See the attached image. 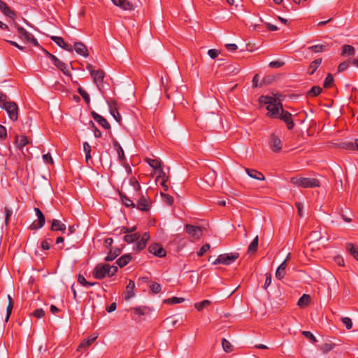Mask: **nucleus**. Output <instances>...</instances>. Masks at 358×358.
I'll list each match as a JSON object with an SVG mask.
<instances>
[{"mask_svg":"<svg viewBox=\"0 0 358 358\" xmlns=\"http://www.w3.org/2000/svg\"><path fill=\"white\" fill-rule=\"evenodd\" d=\"M259 101L262 105H266L268 117L278 118L281 112V107H282L280 102H278L275 98L268 96H261L259 98Z\"/></svg>","mask_w":358,"mask_h":358,"instance_id":"1","label":"nucleus"},{"mask_svg":"<svg viewBox=\"0 0 358 358\" xmlns=\"http://www.w3.org/2000/svg\"><path fill=\"white\" fill-rule=\"evenodd\" d=\"M290 182L292 184L303 188H314L320 186V180L314 178L292 177Z\"/></svg>","mask_w":358,"mask_h":358,"instance_id":"2","label":"nucleus"},{"mask_svg":"<svg viewBox=\"0 0 358 358\" xmlns=\"http://www.w3.org/2000/svg\"><path fill=\"white\" fill-rule=\"evenodd\" d=\"M1 107L6 110L10 119L16 121L18 118V106L14 101H4Z\"/></svg>","mask_w":358,"mask_h":358,"instance_id":"3","label":"nucleus"},{"mask_svg":"<svg viewBox=\"0 0 358 358\" xmlns=\"http://www.w3.org/2000/svg\"><path fill=\"white\" fill-rule=\"evenodd\" d=\"M238 257L239 254L238 252L220 255L217 257L215 262H213V264L215 265L219 264L229 265L235 262L238 258Z\"/></svg>","mask_w":358,"mask_h":358,"instance_id":"4","label":"nucleus"},{"mask_svg":"<svg viewBox=\"0 0 358 358\" xmlns=\"http://www.w3.org/2000/svg\"><path fill=\"white\" fill-rule=\"evenodd\" d=\"M91 76L99 90L103 93V79L105 76L103 71L101 69L96 70L95 72H92Z\"/></svg>","mask_w":358,"mask_h":358,"instance_id":"5","label":"nucleus"},{"mask_svg":"<svg viewBox=\"0 0 358 358\" xmlns=\"http://www.w3.org/2000/svg\"><path fill=\"white\" fill-rule=\"evenodd\" d=\"M278 119H280V120L283 121L289 130H291L294 127V122L292 118V115L284 110L283 107H281V112L280 115L278 117Z\"/></svg>","mask_w":358,"mask_h":358,"instance_id":"6","label":"nucleus"},{"mask_svg":"<svg viewBox=\"0 0 358 358\" xmlns=\"http://www.w3.org/2000/svg\"><path fill=\"white\" fill-rule=\"evenodd\" d=\"M186 232L194 239L199 240L203 234L202 229L199 227L187 224L185 226Z\"/></svg>","mask_w":358,"mask_h":358,"instance_id":"7","label":"nucleus"},{"mask_svg":"<svg viewBox=\"0 0 358 358\" xmlns=\"http://www.w3.org/2000/svg\"><path fill=\"white\" fill-rule=\"evenodd\" d=\"M46 56L48 57L55 66H56L60 71H62L65 75L70 76V71L66 69V64L63 62L60 61L58 58H57L55 55L50 53L48 50H46Z\"/></svg>","mask_w":358,"mask_h":358,"instance_id":"8","label":"nucleus"},{"mask_svg":"<svg viewBox=\"0 0 358 358\" xmlns=\"http://www.w3.org/2000/svg\"><path fill=\"white\" fill-rule=\"evenodd\" d=\"M151 206V201L148 197L141 195L137 201L136 207L141 211L148 212Z\"/></svg>","mask_w":358,"mask_h":358,"instance_id":"9","label":"nucleus"},{"mask_svg":"<svg viewBox=\"0 0 358 358\" xmlns=\"http://www.w3.org/2000/svg\"><path fill=\"white\" fill-rule=\"evenodd\" d=\"M107 275L106 264H99L93 271V276L96 279H103Z\"/></svg>","mask_w":358,"mask_h":358,"instance_id":"10","label":"nucleus"},{"mask_svg":"<svg viewBox=\"0 0 358 358\" xmlns=\"http://www.w3.org/2000/svg\"><path fill=\"white\" fill-rule=\"evenodd\" d=\"M148 250L151 254L158 257H164L166 255V250L163 248L162 245L159 243H152L148 247Z\"/></svg>","mask_w":358,"mask_h":358,"instance_id":"11","label":"nucleus"},{"mask_svg":"<svg viewBox=\"0 0 358 358\" xmlns=\"http://www.w3.org/2000/svg\"><path fill=\"white\" fill-rule=\"evenodd\" d=\"M282 141L280 138L275 134H272L270 136V146L275 152H278L282 149Z\"/></svg>","mask_w":358,"mask_h":358,"instance_id":"12","label":"nucleus"},{"mask_svg":"<svg viewBox=\"0 0 358 358\" xmlns=\"http://www.w3.org/2000/svg\"><path fill=\"white\" fill-rule=\"evenodd\" d=\"M29 143V142L27 137L24 135H21V136L17 135L15 136V144L17 148L20 150L24 156H26V154L24 153V152H23V148L25 145H28Z\"/></svg>","mask_w":358,"mask_h":358,"instance_id":"13","label":"nucleus"},{"mask_svg":"<svg viewBox=\"0 0 358 358\" xmlns=\"http://www.w3.org/2000/svg\"><path fill=\"white\" fill-rule=\"evenodd\" d=\"M0 10L12 20L16 17L15 13L3 1L0 0Z\"/></svg>","mask_w":358,"mask_h":358,"instance_id":"14","label":"nucleus"},{"mask_svg":"<svg viewBox=\"0 0 358 358\" xmlns=\"http://www.w3.org/2000/svg\"><path fill=\"white\" fill-rule=\"evenodd\" d=\"M91 115H92V117L94 118V120L95 121H96L102 127H103L106 129H110V125L106 118H104L103 117L99 115L98 113H96L94 111H92L91 113Z\"/></svg>","mask_w":358,"mask_h":358,"instance_id":"15","label":"nucleus"},{"mask_svg":"<svg viewBox=\"0 0 358 358\" xmlns=\"http://www.w3.org/2000/svg\"><path fill=\"white\" fill-rule=\"evenodd\" d=\"M50 38L60 48L67 51L73 52L71 45L64 42L63 38L60 36H51Z\"/></svg>","mask_w":358,"mask_h":358,"instance_id":"16","label":"nucleus"},{"mask_svg":"<svg viewBox=\"0 0 358 358\" xmlns=\"http://www.w3.org/2000/svg\"><path fill=\"white\" fill-rule=\"evenodd\" d=\"M109 110L111 115L115 118V120L117 122H120L121 121V115L118 112L117 108V103L115 101H112L108 102Z\"/></svg>","mask_w":358,"mask_h":358,"instance_id":"17","label":"nucleus"},{"mask_svg":"<svg viewBox=\"0 0 358 358\" xmlns=\"http://www.w3.org/2000/svg\"><path fill=\"white\" fill-rule=\"evenodd\" d=\"M113 3L124 10H131L134 6L131 2L128 0H111Z\"/></svg>","mask_w":358,"mask_h":358,"instance_id":"18","label":"nucleus"},{"mask_svg":"<svg viewBox=\"0 0 358 358\" xmlns=\"http://www.w3.org/2000/svg\"><path fill=\"white\" fill-rule=\"evenodd\" d=\"M74 50L78 54H79L85 57H87L89 56L88 50H87L86 45L81 42H76L74 43Z\"/></svg>","mask_w":358,"mask_h":358,"instance_id":"19","label":"nucleus"},{"mask_svg":"<svg viewBox=\"0 0 358 358\" xmlns=\"http://www.w3.org/2000/svg\"><path fill=\"white\" fill-rule=\"evenodd\" d=\"M15 27L17 28L18 36L26 41H31V34L29 33L26 29H24L22 27H20L15 24Z\"/></svg>","mask_w":358,"mask_h":358,"instance_id":"20","label":"nucleus"},{"mask_svg":"<svg viewBox=\"0 0 358 358\" xmlns=\"http://www.w3.org/2000/svg\"><path fill=\"white\" fill-rule=\"evenodd\" d=\"M50 229L52 231H60L64 232L66 231V225L58 220H52Z\"/></svg>","mask_w":358,"mask_h":358,"instance_id":"21","label":"nucleus"},{"mask_svg":"<svg viewBox=\"0 0 358 358\" xmlns=\"http://www.w3.org/2000/svg\"><path fill=\"white\" fill-rule=\"evenodd\" d=\"M245 171L247 174L252 178L259 180H264L265 177L262 173L252 169H245Z\"/></svg>","mask_w":358,"mask_h":358,"instance_id":"22","label":"nucleus"},{"mask_svg":"<svg viewBox=\"0 0 358 358\" xmlns=\"http://www.w3.org/2000/svg\"><path fill=\"white\" fill-rule=\"evenodd\" d=\"M135 288V282L132 280H129V283L126 287L124 299L129 300L134 296V289Z\"/></svg>","mask_w":358,"mask_h":358,"instance_id":"23","label":"nucleus"},{"mask_svg":"<svg viewBox=\"0 0 358 358\" xmlns=\"http://www.w3.org/2000/svg\"><path fill=\"white\" fill-rule=\"evenodd\" d=\"M97 338V336L96 335H91L87 338L85 339L79 345L78 348V350H81L83 348H87L89 346H90L93 342L95 341V340Z\"/></svg>","mask_w":358,"mask_h":358,"instance_id":"24","label":"nucleus"},{"mask_svg":"<svg viewBox=\"0 0 358 358\" xmlns=\"http://www.w3.org/2000/svg\"><path fill=\"white\" fill-rule=\"evenodd\" d=\"M119 195L120 196L122 204L124 205L126 207H136L134 202L124 193H123L121 191H119Z\"/></svg>","mask_w":358,"mask_h":358,"instance_id":"25","label":"nucleus"},{"mask_svg":"<svg viewBox=\"0 0 358 358\" xmlns=\"http://www.w3.org/2000/svg\"><path fill=\"white\" fill-rule=\"evenodd\" d=\"M138 316H143L150 313V309L147 306H139L131 309Z\"/></svg>","mask_w":358,"mask_h":358,"instance_id":"26","label":"nucleus"},{"mask_svg":"<svg viewBox=\"0 0 358 358\" xmlns=\"http://www.w3.org/2000/svg\"><path fill=\"white\" fill-rule=\"evenodd\" d=\"M287 266L286 261H283L281 264L278 267L275 272V277L278 280H282L285 275V269Z\"/></svg>","mask_w":358,"mask_h":358,"instance_id":"27","label":"nucleus"},{"mask_svg":"<svg viewBox=\"0 0 358 358\" xmlns=\"http://www.w3.org/2000/svg\"><path fill=\"white\" fill-rule=\"evenodd\" d=\"M355 54V48L350 45H344L342 46L341 56H354Z\"/></svg>","mask_w":358,"mask_h":358,"instance_id":"28","label":"nucleus"},{"mask_svg":"<svg viewBox=\"0 0 358 358\" xmlns=\"http://www.w3.org/2000/svg\"><path fill=\"white\" fill-rule=\"evenodd\" d=\"M132 257L129 254H126L120 257L117 261L116 263L120 267H124L127 264H128L131 260Z\"/></svg>","mask_w":358,"mask_h":358,"instance_id":"29","label":"nucleus"},{"mask_svg":"<svg viewBox=\"0 0 358 358\" xmlns=\"http://www.w3.org/2000/svg\"><path fill=\"white\" fill-rule=\"evenodd\" d=\"M122 250L120 248H115L113 250H110L108 253V255L106 257L105 260L106 262H110L114 260L118 255H120Z\"/></svg>","mask_w":358,"mask_h":358,"instance_id":"30","label":"nucleus"},{"mask_svg":"<svg viewBox=\"0 0 358 358\" xmlns=\"http://www.w3.org/2000/svg\"><path fill=\"white\" fill-rule=\"evenodd\" d=\"M322 63V59H317L313 61L308 66V73L313 75Z\"/></svg>","mask_w":358,"mask_h":358,"instance_id":"31","label":"nucleus"},{"mask_svg":"<svg viewBox=\"0 0 358 358\" xmlns=\"http://www.w3.org/2000/svg\"><path fill=\"white\" fill-rule=\"evenodd\" d=\"M141 235L139 233H134L130 234H126L124 236V241L127 243H134L138 240H139Z\"/></svg>","mask_w":358,"mask_h":358,"instance_id":"32","label":"nucleus"},{"mask_svg":"<svg viewBox=\"0 0 358 358\" xmlns=\"http://www.w3.org/2000/svg\"><path fill=\"white\" fill-rule=\"evenodd\" d=\"M346 250L357 261H358V248H356L353 243H348L346 245Z\"/></svg>","mask_w":358,"mask_h":358,"instance_id":"33","label":"nucleus"},{"mask_svg":"<svg viewBox=\"0 0 358 358\" xmlns=\"http://www.w3.org/2000/svg\"><path fill=\"white\" fill-rule=\"evenodd\" d=\"M145 162L155 170H158L162 167V162L157 159L146 158Z\"/></svg>","mask_w":358,"mask_h":358,"instance_id":"34","label":"nucleus"},{"mask_svg":"<svg viewBox=\"0 0 358 358\" xmlns=\"http://www.w3.org/2000/svg\"><path fill=\"white\" fill-rule=\"evenodd\" d=\"M310 301V296L308 294H304L298 301L297 305L303 308L306 306Z\"/></svg>","mask_w":358,"mask_h":358,"instance_id":"35","label":"nucleus"},{"mask_svg":"<svg viewBox=\"0 0 358 358\" xmlns=\"http://www.w3.org/2000/svg\"><path fill=\"white\" fill-rule=\"evenodd\" d=\"M44 224L45 218H38L32 222V224L29 226V229L31 230H36L41 228Z\"/></svg>","mask_w":358,"mask_h":358,"instance_id":"36","label":"nucleus"},{"mask_svg":"<svg viewBox=\"0 0 358 358\" xmlns=\"http://www.w3.org/2000/svg\"><path fill=\"white\" fill-rule=\"evenodd\" d=\"M8 306L6 308V319H5L6 322H8V320H9V317L12 313V310L13 308V300L10 295H8Z\"/></svg>","mask_w":358,"mask_h":358,"instance_id":"37","label":"nucleus"},{"mask_svg":"<svg viewBox=\"0 0 358 358\" xmlns=\"http://www.w3.org/2000/svg\"><path fill=\"white\" fill-rule=\"evenodd\" d=\"M258 236H257L249 245L248 252L254 253L257 250L258 248Z\"/></svg>","mask_w":358,"mask_h":358,"instance_id":"38","label":"nucleus"},{"mask_svg":"<svg viewBox=\"0 0 358 358\" xmlns=\"http://www.w3.org/2000/svg\"><path fill=\"white\" fill-rule=\"evenodd\" d=\"M334 347H335V344H334L332 343H326L322 344L320 347V350L323 353L327 354L329 352H330L331 350H333L334 348Z\"/></svg>","mask_w":358,"mask_h":358,"instance_id":"39","label":"nucleus"},{"mask_svg":"<svg viewBox=\"0 0 358 358\" xmlns=\"http://www.w3.org/2000/svg\"><path fill=\"white\" fill-rule=\"evenodd\" d=\"M334 82V80L332 75L331 73H328L324 80L323 87L326 89L330 88L333 86Z\"/></svg>","mask_w":358,"mask_h":358,"instance_id":"40","label":"nucleus"},{"mask_svg":"<svg viewBox=\"0 0 358 358\" xmlns=\"http://www.w3.org/2000/svg\"><path fill=\"white\" fill-rule=\"evenodd\" d=\"M322 89L320 86H313L308 92L310 96L315 97L320 94Z\"/></svg>","mask_w":358,"mask_h":358,"instance_id":"41","label":"nucleus"},{"mask_svg":"<svg viewBox=\"0 0 358 358\" xmlns=\"http://www.w3.org/2000/svg\"><path fill=\"white\" fill-rule=\"evenodd\" d=\"M210 304H211V301L206 299V300H203V301H201L200 303H196L194 304V307L198 311H201L204 308L210 306Z\"/></svg>","mask_w":358,"mask_h":358,"instance_id":"42","label":"nucleus"},{"mask_svg":"<svg viewBox=\"0 0 358 358\" xmlns=\"http://www.w3.org/2000/svg\"><path fill=\"white\" fill-rule=\"evenodd\" d=\"M78 92L83 98L86 103L89 104L90 102V98L87 92L81 87H78Z\"/></svg>","mask_w":358,"mask_h":358,"instance_id":"43","label":"nucleus"},{"mask_svg":"<svg viewBox=\"0 0 358 358\" xmlns=\"http://www.w3.org/2000/svg\"><path fill=\"white\" fill-rule=\"evenodd\" d=\"M184 301H185L184 298L173 296V297H171V298L164 300V303H168V304H176V303H182Z\"/></svg>","mask_w":358,"mask_h":358,"instance_id":"44","label":"nucleus"},{"mask_svg":"<svg viewBox=\"0 0 358 358\" xmlns=\"http://www.w3.org/2000/svg\"><path fill=\"white\" fill-rule=\"evenodd\" d=\"M83 150H84V152L85 153V159H86V162H88L89 159H91V146L90 145V144L87 142H85L83 143Z\"/></svg>","mask_w":358,"mask_h":358,"instance_id":"45","label":"nucleus"},{"mask_svg":"<svg viewBox=\"0 0 358 358\" xmlns=\"http://www.w3.org/2000/svg\"><path fill=\"white\" fill-rule=\"evenodd\" d=\"M78 281L80 284L82 285L87 287V286H93L96 285L97 282H90L87 281V280L85 278V277L80 274L78 276Z\"/></svg>","mask_w":358,"mask_h":358,"instance_id":"46","label":"nucleus"},{"mask_svg":"<svg viewBox=\"0 0 358 358\" xmlns=\"http://www.w3.org/2000/svg\"><path fill=\"white\" fill-rule=\"evenodd\" d=\"M302 335L308 338L311 343H316L317 342V340L316 339L315 336L308 331H303L301 332Z\"/></svg>","mask_w":358,"mask_h":358,"instance_id":"47","label":"nucleus"},{"mask_svg":"<svg viewBox=\"0 0 358 358\" xmlns=\"http://www.w3.org/2000/svg\"><path fill=\"white\" fill-rule=\"evenodd\" d=\"M129 184L133 187L134 191L138 192L141 189V185L135 177H131L129 179Z\"/></svg>","mask_w":358,"mask_h":358,"instance_id":"48","label":"nucleus"},{"mask_svg":"<svg viewBox=\"0 0 358 358\" xmlns=\"http://www.w3.org/2000/svg\"><path fill=\"white\" fill-rule=\"evenodd\" d=\"M161 196L163 201L169 206H171L173 203V197L168 194L161 192Z\"/></svg>","mask_w":358,"mask_h":358,"instance_id":"49","label":"nucleus"},{"mask_svg":"<svg viewBox=\"0 0 358 358\" xmlns=\"http://www.w3.org/2000/svg\"><path fill=\"white\" fill-rule=\"evenodd\" d=\"M107 266V275L108 277L113 276L118 270V268L117 266H110L109 264H106Z\"/></svg>","mask_w":358,"mask_h":358,"instance_id":"50","label":"nucleus"},{"mask_svg":"<svg viewBox=\"0 0 358 358\" xmlns=\"http://www.w3.org/2000/svg\"><path fill=\"white\" fill-rule=\"evenodd\" d=\"M325 48H326V46L324 45H315L309 47L308 50L315 53H317V52H321L324 51L325 50Z\"/></svg>","mask_w":358,"mask_h":358,"instance_id":"51","label":"nucleus"},{"mask_svg":"<svg viewBox=\"0 0 358 358\" xmlns=\"http://www.w3.org/2000/svg\"><path fill=\"white\" fill-rule=\"evenodd\" d=\"M222 345L224 350L226 352H230L232 351V345H231L230 342L228 341L227 339L223 338L222 340Z\"/></svg>","mask_w":358,"mask_h":358,"instance_id":"52","label":"nucleus"},{"mask_svg":"<svg viewBox=\"0 0 358 358\" xmlns=\"http://www.w3.org/2000/svg\"><path fill=\"white\" fill-rule=\"evenodd\" d=\"M146 245L147 243L145 241L140 239L134 247V250L138 252L141 251L145 248Z\"/></svg>","mask_w":358,"mask_h":358,"instance_id":"53","label":"nucleus"},{"mask_svg":"<svg viewBox=\"0 0 358 358\" xmlns=\"http://www.w3.org/2000/svg\"><path fill=\"white\" fill-rule=\"evenodd\" d=\"M350 59L341 62L338 66V71L343 72L349 67Z\"/></svg>","mask_w":358,"mask_h":358,"instance_id":"54","label":"nucleus"},{"mask_svg":"<svg viewBox=\"0 0 358 358\" xmlns=\"http://www.w3.org/2000/svg\"><path fill=\"white\" fill-rule=\"evenodd\" d=\"M150 288L152 290V292L155 294H157V293L160 292L161 289H162L161 285L159 283L155 282H153L152 284H150Z\"/></svg>","mask_w":358,"mask_h":358,"instance_id":"55","label":"nucleus"},{"mask_svg":"<svg viewBox=\"0 0 358 358\" xmlns=\"http://www.w3.org/2000/svg\"><path fill=\"white\" fill-rule=\"evenodd\" d=\"M136 227H133L131 228L123 227L120 229V234H134L133 232H134L136 231Z\"/></svg>","mask_w":358,"mask_h":358,"instance_id":"56","label":"nucleus"},{"mask_svg":"<svg viewBox=\"0 0 358 358\" xmlns=\"http://www.w3.org/2000/svg\"><path fill=\"white\" fill-rule=\"evenodd\" d=\"M31 315L36 318H41L45 315V311L42 308L36 309Z\"/></svg>","mask_w":358,"mask_h":358,"instance_id":"57","label":"nucleus"},{"mask_svg":"<svg viewBox=\"0 0 358 358\" xmlns=\"http://www.w3.org/2000/svg\"><path fill=\"white\" fill-rule=\"evenodd\" d=\"M210 249V245L206 243L202 245L200 250L197 252L199 257L203 256Z\"/></svg>","mask_w":358,"mask_h":358,"instance_id":"58","label":"nucleus"},{"mask_svg":"<svg viewBox=\"0 0 358 358\" xmlns=\"http://www.w3.org/2000/svg\"><path fill=\"white\" fill-rule=\"evenodd\" d=\"M4 211H5V223L7 225L8 223V220L13 214V211L11 209H10L9 208H8L6 206L4 208Z\"/></svg>","mask_w":358,"mask_h":358,"instance_id":"59","label":"nucleus"},{"mask_svg":"<svg viewBox=\"0 0 358 358\" xmlns=\"http://www.w3.org/2000/svg\"><path fill=\"white\" fill-rule=\"evenodd\" d=\"M284 64H285V63L281 61H273L269 63L268 66L271 68L278 69V68L282 66Z\"/></svg>","mask_w":358,"mask_h":358,"instance_id":"60","label":"nucleus"},{"mask_svg":"<svg viewBox=\"0 0 358 358\" xmlns=\"http://www.w3.org/2000/svg\"><path fill=\"white\" fill-rule=\"evenodd\" d=\"M341 320L348 329H350L352 327V322L350 318L345 317H343Z\"/></svg>","mask_w":358,"mask_h":358,"instance_id":"61","label":"nucleus"},{"mask_svg":"<svg viewBox=\"0 0 358 358\" xmlns=\"http://www.w3.org/2000/svg\"><path fill=\"white\" fill-rule=\"evenodd\" d=\"M342 148L348 149V150H356L355 142V143H352V142L343 143L342 144Z\"/></svg>","mask_w":358,"mask_h":358,"instance_id":"62","label":"nucleus"},{"mask_svg":"<svg viewBox=\"0 0 358 358\" xmlns=\"http://www.w3.org/2000/svg\"><path fill=\"white\" fill-rule=\"evenodd\" d=\"M7 136V131L4 126L0 124V138L2 140L6 139Z\"/></svg>","mask_w":358,"mask_h":358,"instance_id":"63","label":"nucleus"},{"mask_svg":"<svg viewBox=\"0 0 358 358\" xmlns=\"http://www.w3.org/2000/svg\"><path fill=\"white\" fill-rule=\"evenodd\" d=\"M219 53L220 52L216 49H210L208 52V55L212 59L216 58L218 56Z\"/></svg>","mask_w":358,"mask_h":358,"instance_id":"64","label":"nucleus"}]
</instances>
